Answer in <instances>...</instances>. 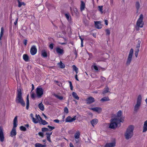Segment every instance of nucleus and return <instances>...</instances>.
I'll use <instances>...</instances> for the list:
<instances>
[{"instance_id": "obj_1", "label": "nucleus", "mask_w": 147, "mask_h": 147, "mask_svg": "<svg viewBox=\"0 0 147 147\" xmlns=\"http://www.w3.org/2000/svg\"><path fill=\"white\" fill-rule=\"evenodd\" d=\"M134 127L133 125L129 126L127 128L125 134V138L128 139L132 137L133 135V130Z\"/></svg>"}, {"instance_id": "obj_2", "label": "nucleus", "mask_w": 147, "mask_h": 147, "mask_svg": "<svg viewBox=\"0 0 147 147\" xmlns=\"http://www.w3.org/2000/svg\"><path fill=\"white\" fill-rule=\"evenodd\" d=\"M120 120H118L116 118H112L109 125V127L112 129H114L118 126L120 125Z\"/></svg>"}, {"instance_id": "obj_3", "label": "nucleus", "mask_w": 147, "mask_h": 147, "mask_svg": "<svg viewBox=\"0 0 147 147\" xmlns=\"http://www.w3.org/2000/svg\"><path fill=\"white\" fill-rule=\"evenodd\" d=\"M17 101L20 103L23 106H25V103L22 97V94L20 89L18 90V95L16 99Z\"/></svg>"}, {"instance_id": "obj_4", "label": "nucleus", "mask_w": 147, "mask_h": 147, "mask_svg": "<svg viewBox=\"0 0 147 147\" xmlns=\"http://www.w3.org/2000/svg\"><path fill=\"white\" fill-rule=\"evenodd\" d=\"M142 97L141 95H139L138 97L136 103L134 106V111H137L140 109L141 102Z\"/></svg>"}, {"instance_id": "obj_5", "label": "nucleus", "mask_w": 147, "mask_h": 147, "mask_svg": "<svg viewBox=\"0 0 147 147\" xmlns=\"http://www.w3.org/2000/svg\"><path fill=\"white\" fill-rule=\"evenodd\" d=\"M143 15L142 14L140 15L139 18L138 19L137 23L136 28L138 30V27L142 28L144 25V22L143 21Z\"/></svg>"}, {"instance_id": "obj_6", "label": "nucleus", "mask_w": 147, "mask_h": 147, "mask_svg": "<svg viewBox=\"0 0 147 147\" xmlns=\"http://www.w3.org/2000/svg\"><path fill=\"white\" fill-rule=\"evenodd\" d=\"M133 52L134 50L133 49H131L129 51L126 63L127 66L129 65L131 62L132 59Z\"/></svg>"}, {"instance_id": "obj_7", "label": "nucleus", "mask_w": 147, "mask_h": 147, "mask_svg": "<svg viewBox=\"0 0 147 147\" xmlns=\"http://www.w3.org/2000/svg\"><path fill=\"white\" fill-rule=\"evenodd\" d=\"M122 114V112L121 111H119L117 113V115L114 118H116L118 120H120L121 122H123L125 118L124 117L121 116Z\"/></svg>"}, {"instance_id": "obj_8", "label": "nucleus", "mask_w": 147, "mask_h": 147, "mask_svg": "<svg viewBox=\"0 0 147 147\" xmlns=\"http://www.w3.org/2000/svg\"><path fill=\"white\" fill-rule=\"evenodd\" d=\"M116 144V140L114 139L111 142L107 143L105 145V147H115V146Z\"/></svg>"}, {"instance_id": "obj_9", "label": "nucleus", "mask_w": 147, "mask_h": 147, "mask_svg": "<svg viewBox=\"0 0 147 147\" xmlns=\"http://www.w3.org/2000/svg\"><path fill=\"white\" fill-rule=\"evenodd\" d=\"M36 93L38 97H40L43 94V90L41 88H37L36 89Z\"/></svg>"}, {"instance_id": "obj_10", "label": "nucleus", "mask_w": 147, "mask_h": 147, "mask_svg": "<svg viewBox=\"0 0 147 147\" xmlns=\"http://www.w3.org/2000/svg\"><path fill=\"white\" fill-rule=\"evenodd\" d=\"M80 136V132L79 131H77L75 133L74 135L75 144L78 143L79 142L78 139L79 138Z\"/></svg>"}, {"instance_id": "obj_11", "label": "nucleus", "mask_w": 147, "mask_h": 147, "mask_svg": "<svg viewBox=\"0 0 147 147\" xmlns=\"http://www.w3.org/2000/svg\"><path fill=\"white\" fill-rule=\"evenodd\" d=\"M90 109L98 113H100L102 111V108L99 107H96L94 108H90Z\"/></svg>"}, {"instance_id": "obj_12", "label": "nucleus", "mask_w": 147, "mask_h": 147, "mask_svg": "<svg viewBox=\"0 0 147 147\" xmlns=\"http://www.w3.org/2000/svg\"><path fill=\"white\" fill-rule=\"evenodd\" d=\"M102 22L101 21L94 22L95 27L97 29H100L102 27Z\"/></svg>"}, {"instance_id": "obj_13", "label": "nucleus", "mask_w": 147, "mask_h": 147, "mask_svg": "<svg viewBox=\"0 0 147 147\" xmlns=\"http://www.w3.org/2000/svg\"><path fill=\"white\" fill-rule=\"evenodd\" d=\"M4 140V136L2 128L0 127V140L1 142H3Z\"/></svg>"}, {"instance_id": "obj_14", "label": "nucleus", "mask_w": 147, "mask_h": 147, "mask_svg": "<svg viewBox=\"0 0 147 147\" xmlns=\"http://www.w3.org/2000/svg\"><path fill=\"white\" fill-rule=\"evenodd\" d=\"M37 51V49L36 48V47L35 46H32L30 49V53L32 55H35Z\"/></svg>"}, {"instance_id": "obj_15", "label": "nucleus", "mask_w": 147, "mask_h": 147, "mask_svg": "<svg viewBox=\"0 0 147 147\" xmlns=\"http://www.w3.org/2000/svg\"><path fill=\"white\" fill-rule=\"evenodd\" d=\"M76 116L74 117L73 118H72L70 116H69L67 117L65 119L66 122H72L76 119Z\"/></svg>"}, {"instance_id": "obj_16", "label": "nucleus", "mask_w": 147, "mask_h": 147, "mask_svg": "<svg viewBox=\"0 0 147 147\" xmlns=\"http://www.w3.org/2000/svg\"><path fill=\"white\" fill-rule=\"evenodd\" d=\"M86 101L87 104H90L94 101V99L92 97H90L87 99Z\"/></svg>"}, {"instance_id": "obj_17", "label": "nucleus", "mask_w": 147, "mask_h": 147, "mask_svg": "<svg viewBox=\"0 0 147 147\" xmlns=\"http://www.w3.org/2000/svg\"><path fill=\"white\" fill-rule=\"evenodd\" d=\"M16 127H13L11 131V136L12 137L15 136L16 135L17 133L16 132Z\"/></svg>"}, {"instance_id": "obj_18", "label": "nucleus", "mask_w": 147, "mask_h": 147, "mask_svg": "<svg viewBox=\"0 0 147 147\" xmlns=\"http://www.w3.org/2000/svg\"><path fill=\"white\" fill-rule=\"evenodd\" d=\"M56 51L59 54L62 55L63 53V50L59 47L56 48Z\"/></svg>"}, {"instance_id": "obj_19", "label": "nucleus", "mask_w": 147, "mask_h": 147, "mask_svg": "<svg viewBox=\"0 0 147 147\" xmlns=\"http://www.w3.org/2000/svg\"><path fill=\"white\" fill-rule=\"evenodd\" d=\"M147 131V120L144 123L143 129L142 132H145Z\"/></svg>"}, {"instance_id": "obj_20", "label": "nucleus", "mask_w": 147, "mask_h": 147, "mask_svg": "<svg viewBox=\"0 0 147 147\" xmlns=\"http://www.w3.org/2000/svg\"><path fill=\"white\" fill-rule=\"evenodd\" d=\"M18 117L16 116L15 117L13 121V127H16L18 125Z\"/></svg>"}, {"instance_id": "obj_21", "label": "nucleus", "mask_w": 147, "mask_h": 147, "mask_svg": "<svg viewBox=\"0 0 147 147\" xmlns=\"http://www.w3.org/2000/svg\"><path fill=\"white\" fill-rule=\"evenodd\" d=\"M98 122V120L97 119H94L91 121V123L92 125L94 126L95 125H96L97 124Z\"/></svg>"}, {"instance_id": "obj_22", "label": "nucleus", "mask_w": 147, "mask_h": 147, "mask_svg": "<svg viewBox=\"0 0 147 147\" xmlns=\"http://www.w3.org/2000/svg\"><path fill=\"white\" fill-rule=\"evenodd\" d=\"M85 7V3L82 1H81L80 9L81 11L84 10Z\"/></svg>"}, {"instance_id": "obj_23", "label": "nucleus", "mask_w": 147, "mask_h": 147, "mask_svg": "<svg viewBox=\"0 0 147 147\" xmlns=\"http://www.w3.org/2000/svg\"><path fill=\"white\" fill-rule=\"evenodd\" d=\"M54 96L57 98L59 99L60 100H62L63 99V97L60 94H54Z\"/></svg>"}, {"instance_id": "obj_24", "label": "nucleus", "mask_w": 147, "mask_h": 147, "mask_svg": "<svg viewBox=\"0 0 147 147\" xmlns=\"http://www.w3.org/2000/svg\"><path fill=\"white\" fill-rule=\"evenodd\" d=\"M72 95L73 97L76 100H79V98L76 93L73 92L72 93Z\"/></svg>"}, {"instance_id": "obj_25", "label": "nucleus", "mask_w": 147, "mask_h": 147, "mask_svg": "<svg viewBox=\"0 0 147 147\" xmlns=\"http://www.w3.org/2000/svg\"><path fill=\"white\" fill-rule=\"evenodd\" d=\"M39 109L42 111H43L44 110V106L42 102L39 104L38 105Z\"/></svg>"}, {"instance_id": "obj_26", "label": "nucleus", "mask_w": 147, "mask_h": 147, "mask_svg": "<svg viewBox=\"0 0 147 147\" xmlns=\"http://www.w3.org/2000/svg\"><path fill=\"white\" fill-rule=\"evenodd\" d=\"M41 55L43 57H47V52L45 50H42V51Z\"/></svg>"}, {"instance_id": "obj_27", "label": "nucleus", "mask_w": 147, "mask_h": 147, "mask_svg": "<svg viewBox=\"0 0 147 147\" xmlns=\"http://www.w3.org/2000/svg\"><path fill=\"white\" fill-rule=\"evenodd\" d=\"M136 8L137 10H138L140 7V4L138 1H137L135 4Z\"/></svg>"}, {"instance_id": "obj_28", "label": "nucleus", "mask_w": 147, "mask_h": 147, "mask_svg": "<svg viewBox=\"0 0 147 147\" xmlns=\"http://www.w3.org/2000/svg\"><path fill=\"white\" fill-rule=\"evenodd\" d=\"M4 32V29L3 27H2L1 29V31L0 33V41L2 37L3 36V33Z\"/></svg>"}, {"instance_id": "obj_29", "label": "nucleus", "mask_w": 147, "mask_h": 147, "mask_svg": "<svg viewBox=\"0 0 147 147\" xmlns=\"http://www.w3.org/2000/svg\"><path fill=\"white\" fill-rule=\"evenodd\" d=\"M141 43V41L140 40H137V44L136 45V50H139L140 47V44Z\"/></svg>"}, {"instance_id": "obj_30", "label": "nucleus", "mask_w": 147, "mask_h": 147, "mask_svg": "<svg viewBox=\"0 0 147 147\" xmlns=\"http://www.w3.org/2000/svg\"><path fill=\"white\" fill-rule=\"evenodd\" d=\"M29 95L28 94L27 95V98H26V108L27 109H28L29 108V100L28 98Z\"/></svg>"}, {"instance_id": "obj_31", "label": "nucleus", "mask_w": 147, "mask_h": 147, "mask_svg": "<svg viewBox=\"0 0 147 147\" xmlns=\"http://www.w3.org/2000/svg\"><path fill=\"white\" fill-rule=\"evenodd\" d=\"M23 58L24 60L26 61H28L29 59L28 56L26 54H24L23 55Z\"/></svg>"}, {"instance_id": "obj_32", "label": "nucleus", "mask_w": 147, "mask_h": 147, "mask_svg": "<svg viewBox=\"0 0 147 147\" xmlns=\"http://www.w3.org/2000/svg\"><path fill=\"white\" fill-rule=\"evenodd\" d=\"M98 10L102 14L103 13V6H98Z\"/></svg>"}, {"instance_id": "obj_33", "label": "nucleus", "mask_w": 147, "mask_h": 147, "mask_svg": "<svg viewBox=\"0 0 147 147\" xmlns=\"http://www.w3.org/2000/svg\"><path fill=\"white\" fill-rule=\"evenodd\" d=\"M40 122L43 125H45L48 124V122L46 121L45 120H43L42 119V118H40Z\"/></svg>"}, {"instance_id": "obj_34", "label": "nucleus", "mask_w": 147, "mask_h": 147, "mask_svg": "<svg viewBox=\"0 0 147 147\" xmlns=\"http://www.w3.org/2000/svg\"><path fill=\"white\" fill-rule=\"evenodd\" d=\"M109 97L108 96H105V97L102 98L101 100V101H107L109 100Z\"/></svg>"}, {"instance_id": "obj_35", "label": "nucleus", "mask_w": 147, "mask_h": 147, "mask_svg": "<svg viewBox=\"0 0 147 147\" xmlns=\"http://www.w3.org/2000/svg\"><path fill=\"white\" fill-rule=\"evenodd\" d=\"M45 145H43L37 143L35 144V147H45Z\"/></svg>"}, {"instance_id": "obj_36", "label": "nucleus", "mask_w": 147, "mask_h": 147, "mask_svg": "<svg viewBox=\"0 0 147 147\" xmlns=\"http://www.w3.org/2000/svg\"><path fill=\"white\" fill-rule=\"evenodd\" d=\"M58 65L61 68H63L65 67V65L61 61L60 63H58Z\"/></svg>"}, {"instance_id": "obj_37", "label": "nucleus", "mask_w": 147, "mask_h": 147, "mask_svg": "<svg viewBox=\"0 0 147 147\" xmlns=\"http://www.w3.org/2000/svg\"><path fill=\"white\" fill-rule=\"evenodd\" d=\"M110 92L109 91V88L107 87H106V88L104 89V90L102 92V94H105L108 92Z\"/></svg>"}, {"instance_id": "obj_38", "label": "nucleus", "mask_w": 147, "mask_h": 147, "mask_svg": "<svg viewBox=\"0 0 147 147\" xmlns=\"http://www.w3.org/2000/svg\"><path fill=\"white\" fill-rule=\"evenodd\" d=\"M65 16L68 21H70L71 20V17L69 13H66L65 14Z\"/></svg>"}, {"instance_id": "obj_39", "label": "nucleus", "mask_w": 147, "mask_h": 147, "mask_svg": "<svg viewBox=\"0 0 147 147\" xmlns=\"http://www.w3.org/2000/svg\"><path fill=\"white\" fill-rule=\"evenodd\" d=\"M18 3L19 7H21L22 5H25V3L23 2H20L19 0H18Z\"/></svg>"}, {"instance_id": "obj_40", "label": "nucleus", "mask_w": 147, "mask_h": 147, "mask_svg": "<svg viewBox=\"0 0 147 147\" xmlns=\"http://www.w3.org/2000/svg\"><path fill=\"white\" fill-rule=\"evenodd\" d=\"M20 129L22 131H25L26 130V129L25 127L23 126H21L20 127Z\"/></svg>"}, {"instance_id": "obj_41", "label": "nucleus", "mask_w": 147, "mask_h": 147, "mask_svg": "<svg viewBox=\"0 0 147 147\" xmlns=\"http://www.w3.org/2000/svg\"><path fill=\"white\" fill-rule=\"evenodd\" d=\"M33 122L34 123H37L39 121L37 119L34 117L32 119Z\"/></svg>"}, {"instance_id": "obj_42", "label": "nucleus", "mask_w": 147, "mask_h": 147, "mask_svg": "<svg viewBox=\"0 0 147 147\" xmlns=\"http://www.w3.org/2000/svg\"><path fill=\"white\" fill-rule=\"evenodd\" d=\"M92 67H93L94 69L97 71H98V67L95 64H94L93 65H92Z\"/></svg>"}, {"instance_id": "obj_43", "label": "nucleus", "mask_w": 147, "mask_h": 147, "mask_svg": "<svg viewBox=\"0 0 147 147\" xmlns=\"http://www.w3.org/2000/svg\"><path fill=\"white\" fill-rule=\"evenodd\" d=\"M139 50L135 49V55L136 57H137L138 56Z\"/></svg>"}, {"instance_id": "obj_44", "label": "nucleus", "mask_w": 147, "mask_h": 147, "mask_svg": "<svg viewBox=\"0 0 147 147\" xmlns=\"http://www.w3.org/2000/svg\"><path fill=\"white\" fill-rule=\"evenodd\" d=\"M42 131H49V129L47 128H42Z\"/></svg>"}, {"instance_id": "obj_45", "label": "nucleus", "mask_w": 147, "mask_h": 147, "mask_svg": "<svg viewBox=\"0 0 147 147\" xmlns=\"http://www.w3.org/2000/svg\"><path fill=\"white\" fill-rule=\"evenodd\" d=\"M36 117L39 121H40V118H41L39 115H38L37 114L36 115Z\"/></svg>"}, {"instance_id": "obj_46", "label": "nucleus", "mask_w": 147, "mask_h": 147, "mask_svg": "<svg viewBox=\"0 0 147 147\" xmlns=\"http://www.w3.org/2000/svg\"><path fill=\"white\" fill-rule=\"evenodd\" d=\"M72 67L73 68V69L75 71L77 70H78V68H77L76 66L75 65H73L72 66Z\"/></svg>"}, {"instance_id": "obj_47", "label": "nucleus", "mask_w": 147, "mask_h": 147, "mask_svg": "<svg viewBox=\"0 0 147 147\" xmlns=\"http://www.w3.org/2000/svg\"><path fill=\"white\" fill-rule=\"evenodd\" d=\"M64 112L67 113H68V110L67 107H65L64 108Z\"/></svg>"}, {"instance_id": "obj_48", "label": "nucleus", "mask_w": 147, "mask_h": 147, "mask_svg": "<svg viewBox=\"0 0 147 147\" xmlns=\"http://www.w3.org/2000/svg\"><path fill=\"white\" fill-rule=\"evenodd\" d=\"M69 82V85H70V89L71 90H73V87L71 83V82Z\"/></svg>"}, {"instance_id": "obj_49", "label": "nucleus", "mask_w": 147, "mask_h": 147, "mask_svg": "<svg viewBox=\"0 0 147 147\" xmlns=\"http://www.w3.org/2000/svg\"><path fill=\"white\" fill-rule=\"evenodd\" d=\"M48 127L50 129H51V130L49 131H51L52 130L54 129L55 128V127H52L51 126H50V125H48Z\"/></svg>"}, {"instance_id": "obj_50", "label": "nucleus", "mask_w": 147, "mask_h": 147, "mask_svg": "<svg viewBox=\"0 0 147 147\" xmlns=\"http://www.w3.org/2000/svg\"><path fill=\"white\" fill-rule=\"evenodd\" d=\"M105 31L107 34L109 35L110 34V31L109 29H106Z\"/></svg>"}, {"instance_id": "obj_51", "label": "nucleus", "mask_w": 147, "mask_h": 147, "mask_svg": "<svg viewBox=\"0 0 147 147\" xmlns=\"http://www.w3.org/2000/svg\"><path fill=\"white\" fill-rule=\"evenodd\" d=\"M49 47L51 49H53V44H50L49 46Z\"/></svg>"}, {"instance_id": "obj_52", "label": "nucleus", "mask_w": 147, "mask_h": 147, "mask_svg": "<svg viewBox=\"0 0 147 147\" xmlns=\"http://www.w3.org/2000/svg\"><path fill=\"white\" fill-rule=\"evenodd\" d=\"M52 134V132L51 133H46V134L47 135V136H50V135H51Z\"/></svg>"}, {"instance_id": "obj_53", "label": "nucleus", "mask_w": 147, "mask_h": 147, "mask_svg": "<svg viewBox=\"0 0 147 147\" xmlns=\"http://www.w3.org/2000/svg\"><path fill=\"white\" fill-rule=\"evenodd\" d=\"M47 140L49 142H51L50 136H47Z\"/></svg>"}, {"instance_id": "obj_54", "label": "nucleus", "mask_w": 147, "mask_h": 147, "mask_svg": "<svg viewBox=\"0 0 147 147\" xmlns=\"http://www.w3.org/2000/svg\"><path fill=\"white\" fill-rule=\"evenodd\" d=\"M35 95L34 93H32L31 94V97L32 98H35Z\"/></svg>"}, {"instance_id": "obj_55", "label": "nucleus", "mask_w": 147, "mask_h": 147, "mask_svg": "<svg viewBox=\"0 0 147 147\" xmlns=\"http://www.w3.org/2000/svg\"><path fill=\"white\" fill-rule=\"evenodd\" d=\"M38 134L40 136H42V137L43 136V134L41 132H39Z\"/></svg>"}, {"instance_id": "obj_56", "label": "nucleus", "mask_w": 147, "mask_h": 147, "mask_svg": "<svg viewBox=\"0 0 147 147\" xmlns=\"http://www.w3.org/2000/svg\"><path fill=\"white\" fill-rule=\"evenodd\" d=\"M101 80L102 82H104L106 80V79L105 78L103 77H101Z\"/></svg>"}, {"instance_id": "obj_57", "label": "nucleus", "mask_w": 147, "mask_h": 147, "mask_svg": "<svg viewBox=\"0 0 147 147\" xmlns=\"http://www.w3.org/2000/svg\"><path fill=\"white\" fill-rule=\"evenodd\" d=\"M18 18H17L16 20V21L14 22V24L15 25H16L18 23Z\"/></svg>"}, {"instance_id": "obj_58", "label": "nucleus", "mask_w": 147, "mask_h": 147, "mask_svg": "<svg viewBox=\"0 0 147 147\" xmlns=\"http://www.w3.org/2000/svg\"><path fill=\"white\" fill-rule=\"evenodd\" d=\"M27 40H24V43L25 45H26L27 44Z\"/></svg>"}, {"instance_id": "obj_59", "label": "nucleus", "mask_w": 147, "mask_h": 147, "mask_svg": "<svg viewBox=\"0 0 147 147\" xmlns=\"http://www.w3.org/2000/svg\"><path fill=\"white\" fill-rule=\"evenodd\" d=\"M53 121L56 123H59V120L58 119H55Z\"/></svg>"}, {"instance_id": "obj_60", "label": "nucleus", "mask_w": 147, "mask_h": 147, "mask_svg": "<svg viewBox=\"0 0 147 147\" xmlns=\"http://www.w3.org/2000/svg\"><path fill=\"white\" fill-rule=\"evenodd\" d=\"M69 146L70 147H74L72 143L70 142L69 144Z\"/></svg>"}, {"instance_id": "obj_61", "label": "nucleus", "mask_w": 147, "mask_h": 147, "mask_svg": "<svg viewBox=\"0 0 147 147\" xmlns=\"http://www.w3.org/2000/svg\"><path fill=\"white\" fill-rule=\"evenodd\" d=\"M105 24L107 25L108 24V22L107 20H105Z\"/></svg>"}, {"instance_id": "obj_62", "label": "nucleus", "mask_w": 147, "mask_h": 147, "mask_svg": "<svg viewBox=\"0 0 147 147\" xmlns=\"http://www.w3.org/2000/svg\"><path fill=\"white\" fill-rule=\"evenodd\" d=\"M75 78L78 81H79V80L78 79V76H77V74H76L75 75Z\"/></svg>"}, {"instance_id": "obj_63", "label": "nucleus", "mask_w": 147, "mask_h": 147, "mask_svg": "<svg viewBox=\"0 0 147 147\" xmlns=\"http://www.w3.org/2000/svg\"><path fill=\"white\" fill-rule=\"evenodd\" d=\"M30 117L32 119L33 118H34L33 115L32 113H31L30 114Z\"/></svg>"}, {"instance_id": "obj_64", "label": "nucleus", "mask_w": 147, "mask_h": 147, "mask_svg": "<svg viewBox=\"0 0 147 147\" xmlns=\"http://www.w3.org/2000/svg\"><path fill=\"white\" fill-rule=\"evenodd\" d=\"M67 43V42L66 41H65V42H63V43H60V44H61V45H64V44H66Z\"/></svg>"}]
</instances>
